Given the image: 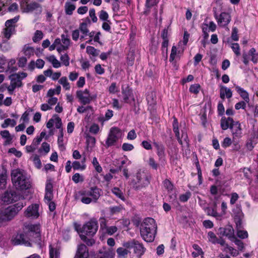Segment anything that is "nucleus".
Here are the masks:
<instances>
[{"label": "nucleus", "mask_w": 258, "mask_h": 258, "mask_svg": "<svg viewBox=\"0 0 258 258\" xmlns=\"http://www.w3.org/2000/svg\"><path fill=\"white\" fill-rule=\"evenodd\" d=\"M72 180L75 183H78L79 182H83L84 181V178L80 173H76L72 176Z\"/></svg>", "instance_id": "nucleus-56"}, {"label": "nucleus", "mask_w": 258, "mask_h": 258, "mask_svg": "<svg viewBox=\"0 0 258 258\" xmlns=\"http://www.w3.org/2000/svg\"><path fill=\"white\" fill-rule=\"evenodd\" d=\"M246 103L245 101H241L235 105V108L236 110L240 109H245L246 106Z\"/></svg>", "instance_id": "nucleus-63"}, {"label": "nucleus", "mask_w": 258, "mask_h": 258, "mask_svg": "<svg viewBox=\"0 0 258 258\" xmlns=\"http://www.w3.org/2000/svg\"><path fill=\"white\" fill-rule=\"evenodd\" d=\"M108 17H109L108 14L106 11H105L104 10H101L99 12V18L100 20L103 21H108Z\"/></svg>", "instance_id": "nucleus-58"}, {"label": "nucleus", "mask_w": 258, "mask_h": 258, "mask_svg": "<svg viewBox=\"0 0 258 258\" xmlns=\"http://www.w3.org/2000/svg\"><path fill=\"white\" fill-rule=\"evenodd\" d=\"M192 247L195 250V251L192 252L193 257H196L203 254L202 248L198 244H194L192 245Z\"/></svg>", "instance_id": "nucleus-40"}, {"label": "nucleus", "mask_w": 258, "mask_h": 258, "mask_svg": "<svg viewBox=\"0 0 258 258\" xmlns=\"http://www.w3.org/2000/svg\"><path fill=\"white\" fill-rule=\"evenodd\" d=\"M121 131L117 127H112L110 128L108 137L106 141L107 147L113 146L117 141L122 137Z\"/></svg>", "instance_id": "nucleus-9"}, {"label": "nucleus", "mask_w": 258, "mask_h": 258, "mask_svg": "<svg viewBox=\"0 0 258 258\" xmlns=\"http://www.w3.org/2000/svg\"><path fill=\"white\" fill-rule=\"evenodd\" d=\"M24 207V204L18 202L10 206L0 213V222H6L12 220Z\"/></svg>", "instance_id": "nucleus-6"}, {"label": "nucleus", "mask_w": 258, "mask_h": 258, "mask_svg": "<svg viewBox=\"0 0 258 258\" xmlns=\"http://www.w3.org/2000/svg\"><path fill=\"white\" fill-rule=\"evenodd\" d=\"M200 86L198 84L192 85L189 88V91L191 93L197 94L199 93Z\"/></svg>", "instance_id": "nucleus-61"}, {"label": "nucleus", "mask_w": 258, "mask_h": 258, "mask_svg": "<svg viewBox=\"0 0 258 258\" xmlns=\"http://www.w3.org/2000/svg\"><path fill=\"white\" fill-rule=\"evenodd\" d=\"M223 250L227 253H229L233 256H236L239 254L238 251L236 249L228 245H226Z\"/></svg>", "instance_id": "nucleus-38"}, {"label": "nucleus", "mask_w": 258, "mask_h": 258, "mask_svg": "<svg viewBox=\"0 0 258 258\" xmlns=\"http://www.w3.org/2000/svg\"><path fill=\"white\" fill-rule=\"evenodd\" d=\"M58 83L62 86L63 88L66 90H70V84L66 77H62L58 80Z\"/></svg>", "instance_id": "nucleus-36"}, {"label": "nucleus", "mask_w": 258, "mask_h": 258, "mask_svg": "<svg viewBox=\"0 0 258 258\" xmlns=\"http://www.w3.org/2000/svg\"><path fill=\"white\" fill-rule=\"evenodd\" d=\"M92 164L93 165L95 170L98 173H100L102 171V167L99 165L96 157H94L92 160Z\"/></svg>", "instance_id": "nucleus-54"}, {"label": "nucleus", "mask_w": 258, "mask_h": 258, "mask_svg": "<svg viewBox=\"0 0 258 258\" xmlns=\"http://www.w3.org/2000/svg\"><path fill=\"white\" fill-rule=\"evenodd\" d=\"M209 240L213 243H216L217 241V237L213 232H209L208 233Z\"/></svg>", "instance_id": "nucleus-60"}, {"label": "nucleus", "mask_w": 258, "mask_h": 258, "mask_svg": "<svg viewBox=\"0 0 258 258\" xmlns=\"http://www.w3.org/2000/svg\"><path fill=\"white\" fill-rule=\"evenodd\" d=\"M258 142V128L256 131L253 132L250 143L247 144V146H250L251 148H253L252 144L255 145Z\"/></svg>", "instance_id": "nucleus-42"}, {"label": "nucleus", "mask_w": 258, "mask_h": 258, "mask_svg": "<svg viewBox=\"0 0 258 258\" xmlns=\"http://www.w3.org/2000/svg\"><path fill=\"white\" fill-rule=\"evenodd\" d=\"M134 252L138 256H141L144 254L145 248L143 244L136 241L134 245Z\"/></svg>", "instance_id": "nucleus-28"}, {"label": "nucleus", "mask_w": 258, "mask_h": 258, "mask_svg": "<svg viewBox=\"0 0 258 258\" xmlns=\"http://www.w3.org/2000/svg\"><path fill=\"white\" fill-rule=\"evenodd\" d=\"M117 230V228L115 226H111L106 228V233L110 235L113 234Z\"/></svg>", "instance_id": "nucleus-64"}, {"label": "nucleus", "mask_w": 258, "mask_h": 258, "mask_svg": "<svg viewBox=\"0 0 258 258\" xmlns=\"http://www.w3.org/2000/svg\"><path fill=\"white\" fill-rule=\"evenodd\" d=\"M230 129L231 130L233 140L241 137L242 130L240 123L238 121H235L233 124L232 125Z\"/></svg>", "instance_id": "nucleus-21"}, {"label": "nucleus", "mask_w": 258, "mask_h": 258, "mask_svg": "<svg viewBox=\"0 0 258 258\" xmlns=\"http://www.w3.org/2000/svg\"><path fill=\"white\" fill-rule=\"evenodd\" d=\"M88 251L86 246L83 244H80L78 247L75 258H87Z\"/></svg>", "instance_id": "nucleus-22"}, {"label": "nucleus", "mask_w": 258, "mask_h": 258, "mask_svg": "<svg viewBox=\"0 0 258 258\" xmlns=\"http://www.w3.org/2000/svg\"><path fill=\"white\" fill-rule=\"evenodd\" d=\"M220 231L223 235L227 237L230 240L234 239L235 237L234 229L231 226L228 225L224 228H220Z\"/></svg>", "instance_id": "nucleus-24"}, {"label": "nucleus", "mask_w": 258, "mask_h": 258, "mask_svg": "<svg viewBox=\"0 0 258 258\" xmlns=\"http://www.w3.org/2000/svg\"><path fill=\"white\" fill-rule=\"evenodd\" d=\"M76 94L80 102L84 105L89 104L93 99V97L91 96L87 89H85L84 91H78Z\"/></svg>", "instance_id": "nucleus-15"}, {"label": "nucleus", "mask_w": 258, "mask_h": 258, "mask_svg": "<svg viewBox=\"0 0 258 258\" xmlns=\"http://www.w3.org/2000/svg\"><path fill=\"white\" fill-rule=\"evenodd\" d=\"M181 42L178 43V47L173 45L172 47L171 53L169 57V61H174L175 60H179L183 54L184 49L180 47Z\"/></svg>", "instance_id": "nucleus-13"}, {"label": "nucleus", "mask_w": 258, "mask_h": 258, "mask_svg": "<svg viewBox=\"0 0 258 258\" xmlns=\"http://www.w3.org/2000/svg\"><path fill=\"white\" fill-rule=\"evenodd\" d=\"M218 25L222 27H226L231 21V16L228 13L222 12L219 16L215 15Z\"/></svg>", "instance_id": "nucleus-14"}, {"label": "nucleus", "mask_w": 258, "mask_h": 258, "mask_svg": "<svg viewBox=\"0 0 258 258\" xmlns=\"http://www.w3.org/2000/svg\"><path fill=\"white\" fill-rule=\"evenodd\" d=\"M75 230L79 234L92 236L96 234L98 226L97 221L95 219H91L85 224L82 227L79 225H75Z\"/></svg>", "instance_id": "nucleus-5"}, {"label": "nucleus", "mask_w": 258, "mask_h": 258, "mask_svg": "<svg viewBox=\"0 0 258 258\" xmlns=\"http://www.w3.org/2000/svg\"><path fill=\"white\" fill-rule=\"evenodd\" d=\"M235 90L242 99L246 102H249V97L248 92L239 86L235 85Z\"/></svg>", "instance_id": "nucleus-27"}, {"label": "nucleus", "mask_w": 258, "mask_h": 258, "mask_svg": "<svg viewBox=\"0 0 258 258\" xmlns=\"http://www.w3.org/2000/svg\"><path fill=\"white\" fill-rule=\"evenodd\" d=\"M49 255L50 258H59V252L58 251L50 246L49 250Z\"/></svg>", "instance_id": "nucleus-55"}, {"label": "nucleus", "mask_w": 258, "mask_h": 258, "mask_svg": "<svg viewBox=\"0 0 258 258\" xmlns=\"http://www.w3.org/2000/svg\"><path fill=\"white\" fill-rule=\"evenodd\" d=\"M242 57L243 62L246 65L248 63L250 59L254 63H256L258 60V54L254 48H251L248 54L243 53Z\"/></svg>", "instance_id": "nucleus-16"}, {"label": "nucleus", "mask_w": 258, "mask_h": 258, "mask_svg": "<svg viewBox=\"0 0 258 258\" xmlns=\"http://www.w3.org/2000/svg\"><path fill=\"white\" fill-rule=\"evenodd\" d=\"M86 51L88 54L92 55L93 56H96L98 55V50L93 46H87L86 48Z\"/></svg>", "instance_id": "nucleus-52"}, {"label": "nucleus", "mask_w": 258, "mask_h": 258, "mask_svg": "<svg viewBox=\"0 0 258 258\" xmlns=\"http://www.w3.org/2000/svg\"><path fill=\"white\" fill-rule=\"evenodd\" d=\"M232 96V92L231 89L225 87L221 86L220 90V97L224 100L225 98H230Z\"/></svg>", "instance_id": "nucleus-26"}, {"label": "nucleus", "mask_w": 258, "mask_h": 258, "mask_svg": "<svg viewBox=\"0 0 258 258\" xmlns=\"http://www.w3.org/2000/svg\"><path fill=\"white\" fill-rule=\"evenodd\" d=\"M122 209V207L121 206H114L110 207L109 208L111 215L116 214L119 213Z\"/></svg>", "instance_id": "nucleus-62"}, {"label": "nucleus", "mask_w": 258, "mask_h": 258, "mask_svg": "<svg viewBox=\"0 0 258 258\" xmlns=\"http://www.w3.org/2000/svg\"><path fill=\"white\" fill-rule=\"evenodd\" d=\"M40 205L39 204H33L28 206L25 211L24 215L31 219H37L40 216Z\"/></svg>", "instance_id": "nucleus-11"}, {"label": "nucleus", "mask_w": 258, "mask_h": 258, "mask_svg": "<svg viewBox=\"0 0 258 258\" xmlns=\"http://www.w3.org/2000/svg\"><path fill=\"white\" fill-rule=\"evenodd\" d=\"M114 255L113 248L103 247L96 254L95 258H113Z\"/></svg>", "instance_id": "nucleus-17"}, {"label": "nucleus", "mask_w": 258, "mask_h": 258, "mask_svg": "<svg viewBox=\"0 0 258 258\" xmlns=\"http://www.w3.org/2000/svg\"><path fill=\"white\" fill-rule=\"evenodd\" d=\"M149 181L144 172H138L131 182L133 188L139 190L149 184Z\"/></svg>", "instance_id": "nucleus-8"}, {"label": "nucleus", "mask_w": 258, "mask_h": 258, "mask_svg": "<svg viewBox=\"0 0 258 258\" xmlns=\"http://www.w3.org/2000/svg\"><path fill=\"white\" fill-rule=\"evenodd\" d=\"M157 149V153L160 159L163 158L165 156V149L163 145L157 143H154Z\"/></svg>", "instance_id": "nucleus-31"}, {"label": "nucleus", "mask_w": 258, "mask_h": 258, "mask_svg": "<svg viewBox=\"0 0 258 258\" xmlns=\"http://www.w3.org/2000/svg\"><path fill=\"white\" fill-rule=\"evenodd\" d=\"M21 9L23 13H29L39 8L40 6L36 3L28 4L27 2H22L21 3Z\"/></svg>", "instance_id": "nucleus-20"}, {"label": "nucleus", "mask_w": 258, "mask_h": 258, "mask_svg": "<svg viewBox=\"0 0 258 258\" xmlns=\"http://www.w3.org/2000/svg\"><path fill=\"white\" fill-rule=\"evenodd\" d=\"M235 122V121L230 117H222L220 121L221 127L223 130H226L228 128H230L232 125H233Z\"/></svg>", "instance_id": "nucleus-23"}, {"label": "nucleus", "mask_w": 258, "mask_h": 258, "mask_svg": "<svg viewBox=\"0 0 258 258\" xmlns=\"http://www.w3.org/2000/svg\"><path fill=\"white\" fill-rule=\"evenodd\" d=\"M72 167L74 170H84L86 168V165H84L81 162L75 161L72 163Z\"/></svg>", "instance_id": "nucleus-41"}, {"label": "nucleus", "mask_w": 258, "mask_h": 258, "mask_svg": "<svg viewBox=\"0 0 258 258\" xmlns=\"http://www.w3.org/2000/svg\"><path fill=\"white\" fill-rule=\"evenodd\" d=\"M52 117L54 122V125H55V127L59 130L62 129V122L60 118L59 117V116L56 114L53 115Z\"/></svg>", "instance_id": "nucleus-43"}, {"label": "nucleus", "mask_w": 258, "mask_h": 258, "mask_svg": "<svg viewBox=\"0 0 258 258\" xmlns=\"http://www.w3.org/2000/svg\"><path fill=\"white\" fill-rule=\"evenodd\" d=\"M47 60L51 63L54 68H58L60 67V62L56 59L54 55H50L47 57Z\"/></svg>", "instance_id": "nucleus-35"}, {"label": "nucleus", "mask_w": 258, "mask_h": 258, "mask_svg": "<svg viewBox=\"0 0 258 258\" xmlns=\"http://www.w3.org/2000/svg\"><path fill=\"white\" fill-rule=\"evenodd\" d=\"M1 199L4 203L8 204L16 201L17 197L15 192L7 191L1 196Z\"/></svg>", "instance_id": "nucleus-19"}, {"label": "nucleus", "mask_w": 258, "mask_h": 258, "mask_svg": "<svg viewBox=\"0 0 258 258\" xmlns=\"http://www.w3.org/2000/svg\"><path fill=\"white\" fill-rule=\"evenodd\" d=\"M16 121L15 120L11 119V118H7L4 120V122L2 124L1 126L3 128H7L8 126H11L12 127H14L16 124Z\"/></svg>", "instance_id": "nucleus-39"}, {"label": "nucleus", "mask_w": 258, "mask_h": 258, "mask_svg": "<svg viewBox=\"0 0 258 258\" xmlns=\"http://www.w3.org/2000/svg\"><path fill=\"white\" fill-rule=\"evenodd\" d=\"M173 130L175 134V136L178 141V143L181 145H183V144L182 139L186 144H187V135L185 133H183L182 132L181 137H180L178 121L177 119H176L175 118H174V120L173 122Z\"/></svg>", "instance_id": "nucleus-12"}, {"label": "nucleus", "mask_w": 258, "mask_h": 258, "mask_svg": "<svg viewBox=\"0 0 258 258\" xmlns=\"http://www.w3.org/2000/svg\"><path fill=\"white\" fill-rule=\"evenodd\" d=\"M19 19V16L15 17L14 18L7 20L5 23L6 27H14L15 24Z\"/></svg>", "instance_id": "nucleus-47"}, {"label": "nucleus", "mask_w": 258, "mask_h": 258, "mask_svg": "<svg viewBox=\"0 0 258 258\" xmlns=\"http://www.w3.org/2000/svg\"><path fill=\"white\" fill-rule=\"evenodd\" d=\"M243 215L242 213H239L234 217V221L236 225V229L242 228Z\"/></svg>", "instance_id": "nucleus-32"}, {"label": "nucleus", "mask_w": 258, "mask_h": 258, "mask_svg": "<svg viewBox=\"0 0 258 258\" xmlns=\"http://www.w3.org/2000/svg\"><path fill=\"white\" fill-rule=\"evenodd\" d=\"M9 79L11 81L10 83L17 87H21L23 85L22 81L18 78L17 75H15V74L11 75L9 77Z\"/></svg>", "instance_id": "nucleus-29"}, {"label": "nucleus", "mask_w": 258, "mask_h": 258, "mask_svg": "<svg viewBox=\"0 0 258 258\" xmlns=\"http://www.w3.org/2000/svg\"><path fill=\"white\" fill-rule=\"evenodd\" d=\"M33 111L31 108H29L22 114L21 120H22L23 123H28L29 120V115L30 113Z\"/></svg>", "instance_id": "nucleus-44"}, {"label": "nucleus", "mask_w": 258, "mask_h": 258, "mask_svg": "<svg viewBox=\"0 0 258 258\" xmlns=\"http://www.w3.org/2000/svg\"><path fill=\"white\" fill-rule=\"evenodd\" d=\"M122 94L123 95V99L125 103H131V100H134V98L132 95V93L130 90H126L125 91H122Z\"/></svg>", "instance_id": "nucleus-30"}, {"label": "nucleus", "mask_w": 258, "mask_h": 258, "mask_svg": "<svg viewBox=\"0 0 258 258\" xmlns=\"http://www.w3.org/2000/svg\"><path fill=\"white\" fill-rule=\"evenodd\" d=\"M12 180L16 188L23 190L30 187L31 183L23 170L16 169L12 170L11 173Z\"/></svg>", "instance_id": "nucleus-3"}, {"label": "nucleus", "mask_w": 258, "mask_h": 258, "mask_svg": "<svg viewBox=\"0 0 258 258\" xmlns=\"http://www.w3.org/2000/svg\"><path fill=\"white\" fill-rule=\"evenodd\" d=\"M207 214L209 215L216 217L217 219H220L222 217V214L217 213L214 208H208Z\"/></svg>", "instance_id": "nucleus-46"}, {"label": "nucleus", "mask_w": 258, "mask_h": 258, "mask_svg": "<svg viewBox=\"0 0 258 258\" xmlns=\"http://www.w3.org/2000/svg\"><path fill=\"white\" fill-rule=\"evenodd\" d=\"M64 8L66 14L70 15L72 14L73 11L75 10L76 6L71 2H67L65 4Z\"/></svg>", "instance_id": "nucleus-37"}, {"label": "nucleus", "mask_w": 258, "mask_h": 258, "mask_svg": "<svg viewBox=\"0 0 258 258\" xmlns=\"http://www.w3.org/2000/svg\"><path fill=\"white\" fill-rule=\"evenodd\" d=\"M60 60L65 66H69L70 64V58L68 54H64L60 56Z\"/></svg>", "instance_id": "nucleus-59"}, {"label": "nucleus", "mask_w": 258, "mask_h": 258, "mask_svg": "<svg viewBox=\"0 0 258 258\" xmlns=\"http://www.w3.org/2000/svg\"><path fill=\"white\" fill-rule=\"evenodd\" d=\"M50 151V146L46 142H44L42 144L41 148L39 149V152L42 153L44 152V154H47Z\"/></svg>", "instance_id": "nucleus-50"}, {"label": "nucleus", "mask_w": 258, "mask_h": 258, "mask_svg": "<svg viewBox=\"0 0 258 258\" xmlns=\"http://www.w3.org/2000/svg\"><path fill=\"white\" fill-rule=\"evenodd\" d=\"M164 187L168 190L169 192H171L173 190V185L172 183L168 179H166L163 182Z\"/></svg>", "instance_id": "nucleus-57"}, {"label": "nucleus", "mask_w": 258, "mask_h": 258, "mask_svg": "<svg viewBox=\"0 0 258 258\" xmlns=\"http://www.w3.org/2000/svg\"><path fill=\"white\" fill-rule=\"evenodd\" d=\"M112 192L117 198H119L122 201H125V198L123 196L122 192L118 187H114L113 188H112Z\"/></svg>", "instance_id": "nucleus-45"}, {"label": "nucleus", "mask_w": 258, "mask_h": 258, "mask_svg": "<svg viewBox=\"0 0 258 258\" xmlns=\"http://www.w3.org/2000/svg\"><path fill=\"white\" fill-rule=\"evenodd\" d=\"M0 135L3 138L6 140L5 141V144H10L12 140V137L11 136L9 132L7 130H4L2 131L0 133Z\"/></svg>", "instance_id": "nucleus-34"}, {"label": "nucleus", "mask_w": 258, "mask_h": 258, "mask_svg": "<svg viewBox=\"0 0 258 258\" xmlns=\"http://www.w3.org/2000/svg\"><path fill=\"white\" fill-rule=\"evenodd\" d=\"M80 237L81 239L86 242V243L89 245L91 246L95 243V240L92 238H88L84 234H80Z\"/></svg>", "instance_id": "nucleus-49"}, {"label": "nucleus", "mask_w": 258, "mask_h": 258, "mask_svg": "<svg viewBox=\"0 0 258 258\" xmlns=\"http://www.w3.org/2000/svg\"><path fill=\"white\" fill-rule=\"evenodd\" d=\"M80 195L82 197L81 201L85 204H89L91 202H96L101 194V190L97 187H92L88 189L80 191Z\"/></svg>", "instance_id": "nucleus-4"}, {"label": "nucleus", "mask_w": 258, "mask_h": 258, "mask_svg": "<svg viewBox=\"0 0 258 258\" xmlns=\"http://www.w3.org/2000/svg\"><path fill=\"white\" fill-rule=\"evenodd\" d=\"M43 36V33L41 31L37 30L33 37V40L34 42H38L42 39Z\"/></svg>", "instance_id": "nucleus-51"}, {"label": "nucleus", "mask_w": 258, "mask_h": 258, "mask_svg": "<svg viewBox=\"0 0 258 258\" xmlns=\"http://www.w3.org/2000/svg\"><path fill=\"white\" fill-rule=\"evenodd\" d=\"M23 232L13 236L11 239L14 245L24 244L31 246V242H37L40 240V225L30 224L25 226Z\"/></svg>", "instance_id": "nucleus-1"}, {"label": "nucleus", "mask_w": 258, "mask_h": 258, "mask_svg": "<svg viewBox=\"0 0 258 258\" xmlns=\"http://www.w3.org/2000/svg\"><path fill=\"white\" fill-rule=\"evenodd\" d=\"M71 40L68 36L64 34L61 35V39L56 38L53 44L49 46V50L52 51L56 48L59 53L67 50L70 45Z\"/></svg>", "instance_id": "nucleus-7"}, {"label": "nucleus", "mask_w": 258, "mask_h": 258, "mask_svg": "<svg viewBox=\"0 0 258 258\" xmlns=\"http://www.w3.org/2000/svg\"><path fill=\"white\" fill-rule=\"evenodd\" d=\"M90 23V21L89 20H88V22H82L80 24L78 29L79 30V31H80L82 34L80 37V39H83L85 36L88 35V32L89 31L88 27V24Z\"/></svg>", "instance_id": "nucleus-25"}, {"label": "nucleus", "mask_w": 258, "mask_h": 258, "mask_svg": "<svg viewBox=\"0 0 258 258\" xmlns=\"http://www.w3.org/2000/svg\"><path fill=\"white\" fill-rule=\"evenodd\" d=\"M23 51L25 55L28 56V57L33 55L34 52V48L29 46H25L23 49Z\"/></svg>", "instance_id": "nucleus-53"}, {"label": "nucleus", "mask_w": 258, "mask_h": 258, "mask_svg": "<svg viewBox=\"0 0 258 258\" xmlns=\"http://www.w3.org/2000/svg\"><path fill=\"white\" fill-rule=\"evenodd\" d=\"M130 252V251L124 247H119L116 250V253L117 256L119 258H125L126 257L128 253Z\"/></svg>", "instance_id": "nucleus-33"}, {"label": "nucleus", "mask_w": 258, "mask_h": 258, "mask_svg": "<svg viewBox=\"0 0 258 258\" xmlns=\"http://www.w3.org/2000/svg\"><path fill=\"white\" fill-rule=\"evenodd\" d=\"M237 235L241 239H244L248 237V234L246 230H244L242 228L237 229Z\"/></svg>", "instance_id": "nucleus-48"}, {"label": "nucleus", "mask_w": 258, "mask_h": 258, "mask_svg": "<svg viewBox=\"0 0 258 258\" xmlns=\"http://www.w3.org/2000/svg\"><path fill=\"white\" fill-rule=\"evenodd\" d=\"M157 225L154 219L147 218L141 224L140 232L143 239L147 242H152L156 233Z\"/></svg>", "instance_id": "nucleus-2"}, {"label": "nucleus", "mask_w": 258, "mask_h": 258, "mask_svg": "<svg viewBox=\"0 0 258 258\" xmlns=\"http://www.w3.org/2000/svg\"><path fill=\"white\" fill-rule=\"evenodd\" d=\"M15 31L14 27H6L2 32L3 42L0 44V47L3 51H7L10 48V46L6 47L5 45L6 44L7 41L10 38L13 33Z\"/></svg>", "instance_id": "nucleus-10"}, {"label": "nucleus", "mask_w": 258, "mask_h": 258, "mask_svg": "<svg viewBox=\"0 0 258 258\" xmlns=\"http://www.w3.org/2000/svg\"><path fill=\"white\" fill-rule=\"evenodd\" d=\"M45 193L44 196V201L45 202L51 201L53 198V185L52 181L50 179H47L45 184Z\"/></svg>", "instance_id": "nucleus-18"}]
</instances>
